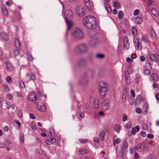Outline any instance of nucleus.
Wrapping results in <instances>:
<instances>
[{
  "instance_id": "21",
  "label": "nucleus",
  "mask_w": 159,
  "mask_h": 159,
  "mask_svg": "<svg viewBox=\"0 0 159 159\" xmlns=\"http://www.w3.org/2000/svg\"><path fill=\"white\" fill-rule=\"evenodd\" d=\"M15 45L17 48H19L20 47V42L18 39L16 38L14 40Z\"/></svg>"
},
{
  "instance_id": "55",
  "label": "nucleus",
  "mask_w": 159,
  "mask_h": 159,
  "mask_svg": "<svg viewBox=\"0 0 159 159\" xmlns=\"http://www.w3.org/2000/svg\"><path fill=\"white\" fill-rule=\"evenodd\" d=\"M137 57L136 53H132L131 55V57L132 59H135Z\"/></svg>"
},
{
  "instance_id": "60",
  "label": "nucleus",
  "mask_w": 159,
  "mask_h": 159,
  "mask_svg": "<svg viewBox=\"0 0 159 159\" xmlns=\"http://www.w3.org/2000/svg\"><path fill=\"white\" fill-rule=\"evenodd\" d=\"M140 59L141 61L142 62L144 61L145 59V57L143 55H142L140 56Z\"/></svg>"
},
{
  "instance_id": "18",
  "label": "nucleus",
  "mask_w": 159,
  "mask_h": 159,
  "mask_svg": "<svg viewBox=\"0 0 159 159\" xmlns=\"http://www.w3.org/2000/svg\"><path fill=\"white\" fill-rule=\"evenodd\" d=\"M140 129V127L138 125L136 126L134 128H132V130L131 133L133 135H135L136 132H138Z\"/></svg>"
},
{
  "instance_id": "28",
  "label": "nucleus",
  "mask_w": 159,
  "mask_h": 159,
  "mask_svg": "<svg viewBox=\"0 0 159 159\" xmlns=\"http://www.w3.org/2000/svg\"><path fill=\"white\" fill-rule=\"evenodd\" d=\"M126 96H127V93L126 92H125L124 93H123V94H122V100H121V102L124 103L126 100Z\"/></svg>"
},
{
  "instance_id": "46",
  "label": "nucleus",
  "mask_w": 159,
  "mask_h": 159,
  "mask_svg": "<svg viewBox=\"0 0 159 159\" xmlns=\"http://www.w3.org/2000/svg\"><path fill=\"white\" fill-rule=\"evenodd\" d=\"M15 122L16 124L17 125H18L19 126L20 128H21V126H20V125H21V123L18 120H15Z\"/></svg>"
},
{
  "instance_id": "26",
  "label": "nucleus",
  "mask_w": 159,
  "mask_h": 159,
  "mask_svg": "<svg viewBox=\"0 0 159 159\" xmlns=\"http://www.w3.org/2000/svg\"><path fill=\"white\" fill-rule=\"evenodd\" d=\"M151 76L153 80L155 81L157 80L158 79V76L156 73H153L152 74Z\"/></svg>"
},
{
  "instance_id": "64",
  "label": "nucleus",
  "mask_w": 159,
  "mask_h": 159,
  "mask_svg": "<svg viewBox=\"0 0 159 159\" xmlns=\"http://www.w3.org/2000/svg\"><path fill=\"white\" fill-rule=\"evenodd\" d=\"M79 116L81 118H84V114L83 112H81L80 113Z\"/></svg>"
},
{
  "instance_id": "22",
  "label": "nucleus",
  "mask_w": 159,
  "mask_h": 159,
  "mask_svg": "<svg viewBox=\"0 0 159 159\" xmlns=\"http://www.w3.org/2000/svg\"><path fill=\"white\" fill-rule=\"evenodd\" d=\"M99 86L101 88H102V89H106V88L107 86V84L106 83L102 81L100 83Z\"/></svg>"
},
{
  "instance_id": "35",
  "label": "nucleus",
  "mask_w": 159,
  "mask_h": 159,
  "mask_svg": "<svg viewBox=\"0 0 159 159\" xmlns=\"http://www.w3.org/2000/svg\"><path fill=\"white\" fill-rule=\"evenodd\" d=\"M114 128L116 131H118L120 129V125H116L114 126Z\"/></svg>"
},
{
  "instance_id": "58",
  "label": "nucleus",
  "mask_w": 159,
  "mask_h": 159,
  "mask_svg": "<svg viewBox=\"0 0 159 159\" xmlns=\"http://www.w3.org/2000/svg\"><path fill=\"white\" fill-rule=\"evenodd\" d=\"M130 93L133 97H134L135 96V93L133 89H131L130 90Z\"/></svg>"
},
{
  "instance_id": "36",
  "label": "nucleus",
  "mask_w": 159,
  "mask_h": 159,
  "mask_svg": "<svg viewBox=\"0 0 159 159\" xmlns=\"http://www.w3.org/2000/svg\"><path fill=\"white\" fill-rule=\"evenodd\" d=\"M105 8L108 13H111V9L110 7L107 5L105 6Z\"/></svg>"
},
{
  "instance_id": "24",
  "label": "nucleus",
  "mask_w": 159,
  "mask_h": 159,
  "mask_svg": "<svg viewBox=\"0 0 159 159\" xmlns=\"http://www.w3.org/2000/svg\"><path fill=\"white\" fill-rule=\"evenodd\" d=\"M151 11L152 14L154 16H158V13L157 11L155 8L151 9Z\"/></svg>"
},
{
  "instance_id": "27",
  "label": "nucleus",
  "mask_w": 159,
  "mask_h": 159,
  "mask_svg": "<svg viewBox=\"0 0 159 159\" xmlns=\"http://www.w3.org/2000/svg\"><path fill=\"white\" fill-rule=\"evenodd\" d=\"M86 61L83 58H81L79 59L78 62V65L79 66L84 65L85 64Z\"/></svg>"
},
{
  "instance_id": "41",
  "label": "nucleus",
  "mask_w": 159,
  "mask_h": 159,
  "mask_svg": "<svg viewBox=\"0 0 159 159\" xmlns=\"http://www.w3.org/2000/svg\"><path fill=\"white\" fill-rule=\"evenodd\" d=\"M147 159H156L155 157L152 155H149L147 156Z\"/></svg>"
},
{
  "instance_id": "43",
  "label": "nucleus",
  "mask_w": 159,
  "mask_h": 159,
  "mask_svg": "<svg viewBox=\"0 0 159 159\" xmlns=\"http://www.w3.org/2000/svg\"><path fill=\"white\" fill-rule=\"evenodd\" d=\"M79 141L81 143H86L87 142L88 140L86 139H80Z\"/></svg>"
},
{
  "instance_id": "44",
  "label": "nucleus",
  "mask_w": 159,
  "mask_h": 159,
  "mask_svg": "<svg viewBox=\"0 0 159 159\" xmlns=\"http://www.w3.org/2000/svg\"><path fill=\"white\" fill-rule=\"evenodd\" d=\"M2 13H3V14L6 16H7L8 15V11L7 9H5V10H4L2 11Z\"/></svg>"
},
{
  "instance_id": "11",
  "label": "nucleus",
  "mask_w": 159,
  "mask_h": 159,
  "mask_svg": "<svg viewBox=\"0 0 159 159\" xmlns=\"http://www.w3.org/2000/svg\"><path fill=\"white\" fill-rule=\"evenodd\" d=\"M128 38L127 36H125L124 38L123 43L124 48V49H128L129 46V44L128 43Z\"/></svg>"
},
{
  "instance_id": "48",
  "label": "nucleus",
  "mask_w": 159,
  "mask_h": 159,
  "mask_svg": "<svg viewBox=\"0 0 159 159\" xmlns=\"http://www.w3.org/2000/svg\"><path fill=\"white\" fill-rule=\"evenodd\" d=\"M148 125L145 124H143L142 125V128L143 129H146L148 128Z\"/></svg>"
},
{
  "instance_id": "37",
  "label": "nucleus",
  "mask_w": 159,
  "mask_h": 159,
  "mask_svg": "<svg viewBox=\"0 0 159 159\" xmlns=\"http://www.w3.org/2000/svg\"><path fill=\"white\" fill-rule=\"evenodd\" d=\"M132 126V124L131 122H128L126 124V127L128 129L131 128Z\"/></svg>"
},
{
  "instance_id": "40",
  "label": "nucleus",
  "mask_w": 159,
  "mask_h": 159,
  "mask_svg": "<svg viewBox=\"0 0 159 159\" xmlns=\"http://www.w3.org/2000/svg\"><path fill=\"white\" fill-rule=\"evenodd\" d=\"M96 57L98 58H102L104 57V55L103 54H98L96 55Z\"/></svg>"
},
{
  "instance_id": "59",
  "label": "nucleus",
  "mask_w": 159,
  "mask_h": 159,
  "mask_svg": "<svg viewBox=\"0 0 159 159\" xmlns=\"http://www.w3.org/2000/svg\"><path fill=\"white\" fill-rule=\"evenodd\" d=\"M19 54V51L17 50H15L14 52V55L15 56H17Z\"/></svg>"
},
{
  "instance_id": "23",
  "label": "nucleus",
  "mask_w": 159,
  "mask_h": 159,
  "mask_svg": "<svg viewBox=\"0 0 159 159\" xmlns=\"http://www.w3.org/2000/svg\"><path fill=\"white\" fill-rule=\"evenodd\" d=\"M106 131L102 130L100 133V138L101 140L103 141L104 139V136L105 135Z\"/></svg>"
},
{
  "instance_id": "34",
  "label": "nucleus",
  "mask_w": 159,
  "mask_h": 159,
  "mask_svg": "<svg viewBox=\"0 0 159 159\" xmlns=\"http://www.w3.org/2000/svg\"><path fill=\"white\" fill-rule=\"evenodd\" d=\"M123 12L122 11H120L118 14V18L120 19H121L123 18Z\"/></svg>"
},
{
  "instance_id": "32",
  "label": "nucleus",
  "mask_w": 159,
  "mask_h": 159,
  "mask_svg": "<svg viewBox=\"0 0 159 159\" xmlns=\"http://www.w3.org/2000/svg\"><path fill=\"white\" fill-rule=\"evenodd\" d=\"M86 107L88 110H90L91 108V102L90 101H89L87 103L85 106Z\"/></svg>"
},
{
  "instance_id": "29",
  "label": "nucleus",
  "mask_w": 159,
  "mask_h": 159,
  "mask_svg": "<svg viewBox=\"0 0 159 159\" xmlns=\"http://www.w3.org/2000/svg\"><path fill=\"white\" fill-rule=\"evenodd\" d=\"M113 7L116 9H118L120 7V3L117 1H114L113 2Z\"/></svg>"
},
{
  "instance_id": "61",
  "label": "nucleus",
  "mask_w": 159,
  "mask_h": 159,
  "mask_svg": "<svg viewBox=\"0 0 159 159\" xmlns=\"http://www.w3.org/2000/svg\"><path fill=\"white\" fill-rule=\"evenodd\" d=\"M51 141L52 144H54L56 143V139L55 138H53L51 139Z\"/></svg>"
},
{
  "instance_id": "7",
  "label": "nucleus",
  "mask_w": 159,
  "mask_h": 159,
  "mask_svg": "<svg viewBox=\"0 0 159 159\" xmlns=\"http://www.w3.org/2000/svg\"><path fill=\"white\" fill-rule=\"evenodd\" d=\"M128 147V144L125 141L123 142L122 147L121 149V154L122 156L124 155L127 151L126 149Z\"/></svg>"
},
{
  "instance_id": "63",
  "label": "nucleus",
  "mask_w": 159,
  "mask_h": 159,
  "mask_svg": "<svg viewBox=\"0 0 159 159\" xmlns=\"http://www.w3.org/2000/svg\"><path fill=\"white\" fill-rule=\"evenodd\" d=\"M116 144H119L120 142V139L119 138H117L116 140H113Z\"/></svg>"
},
{
  "instance_id": "47",
  "label": "nucleus",
  "mask_w": 159,
  "mask_h": 159,
  "mask_svg": "<svg viewBox=\"0 0 159 159\" xmlns=\"http://www.w3.org/2000/svg\"><path fill=\"white\" fill-rule=\"evenodd\" d=\"M144 107H145V111L146 112H147L148 109V106L147 104L145 103L144 105Z\"/></svg>"
},
{
  "instance_id": "51",
  "label": "nucleus",
  "mask_w": 159,
  "mask_h": 159,
  "mask_svg": "<svg viewBox=\"0 0 159 159\" xmlns=\"http://www.w3.org/2000/svg\"><path fill=\"white\" fill-rule=\"evenodd\" d=\"M147 137L150 139H152L154 138V135L151 134H148L147 135Z\"/></svg>"
},
{
  "instance_id": "53",
  "label": "nucleus",
  "mask_w": 159,
  "mask_h": 159,
  "mask_svg": "<svg viewBox=\"0 0 159 159\" xmlns=\"http://www.w3.org/2000/svg\"><path fill=\"white\" fill-rule=\"evenodd\" d=\"M139 10L138 9H136L134 11V16H136L139 13Z\"/></svg>"
},
{
  "instance_id": "49",
  "label": "nucleus",
  "mask_w": 159,
  "mask_h": 159,
  "mask_svg": "<svg viewBox=\"0 0 159 159\" xmlns=\"http://www.w3.org/2000/svg\"><path fill=\"white\" fill-rule=\"evenodd\" d=\"M28 60L29 61H33V57L32 55L31 54L29 55H28Z\"/></svg>"
},
{
  "instance_id": "14",
  "label": "nucleus",
  "mask_w": 159,
  "mask_h": 159,
  "mask_svg": "<svg viewBox=\"0 0 159 159\" xmlns=\"http://www.w3.org/2000/svg\"><path fill=\"white\" fill-rule=\"evenodd\" d=\"M0 35L3 40L5 41L8 40V36L5 32H1L0 34Z\"/></svg>"
},
{
  "instance_id": "6",
  "label": "nucleus",
  "mask_w": 159,
  "mask_h": 159,
  "mask_svg": "<svg viewBox=\"0 0 159 159\" xmlns=\"http://www.w3.org/2000/svg\"><path fill=\"white\" fill-rule=\"evenodd\" d=\"M84 9L83 6H78L76 9V13L79 16H83L84 14Z\"/></svg>"
},
{
  "instance_id": "19",
  "label": "nucleus",
  "mask_w": 159,
  "mask_h": 159,
  "mask_svg": "<svg viewBox=\"0 0 159 159\" xmlns=\"http://www.w3.org/2000/svg\"><path fill=\"white\" fill-rule=\"evenodd\" d=\"M37 107L38 109L42 112L45 111L46 110V106L44 104L41 105H38Z\"/></svg>"
},
{
  "instance_id": "20",
  "label": "nucleus",
  "mask_w": 159,
  "mask_h": 159,
  "mask_svg": "<svg viewBox=\"0 0 159 159\" xmlns=\"http://www.w3.org/2000/svg\"><path fill=\"white\" fill-rule=\"evenodd\" d=\"M125 80L126 84L127 85H129L130 84V80L129 73H128L127 74H125Z\"/></svg>"
},
{
  "instance_id": "30",
  "label": "nucleus",
  "mask_w": 159,
  "mask_h": 159,
  "mask_svg": "<svg viewBox=\"0 0 159 159\" xmlns=\"http://www.w3.org/2000/svg\"><path fill=\"white\" fill-rule=\"evenodd\" d=\"M140 76L139 74H137L136 75V77L135 78V81L136 84H138L140 80Z\"/></svg>"
},
{
  "instance_id": "15",
  "label": "nucleus",
  "mask_w": 159,
  "mask_h": 159,
  "mask_svg": "<svg viewBox=\"0 0 159 159\" xmlns=\"http://www.w3.org/2000/svg\"><path fill=\"white\" fill-rule=\"evenodd\" d=\"M85 4L86 7L89 10H92L93 8V3L92 1L89 2Z\"/></svg>"
},
{
  "instance_id": "1",
  "label": "nucleus",
  "mask_w": 159,
  "mask_h": 159,
  "mask_svg": "<svg viewBox=\"0 0 159 159\" xmlns=\"http://www.w3.org/2000/svg\"><path fill=\"white\" fill-rule=\"evenodd\" d=\"M83 22L84 25L89 29H94L96 27V20L93 16H86L84 19Z\"/></svg>"
},
{
  "instance_id": "31",
  "label": "nucleus",
  "mask_w": 159,
  "mask_h": 159,
  "mask_svg": "<svg viewBox=\"0 0 159 159\" xmlns=\"http://www.w3.org/2000/svg\"><path fill=\"white\" fill-rule=\"evenodd\" d=\"M136 23L137 24H139L141 23L142 22V19L140 18L136 17L135 18Z\"/></svg>"
},
{
  "instance_id": "56",
  "label": "nucleus",
  "mask_w": 159,
  "mask_h": 159,
  "mask_svg": "<svg viewBox=\"0 0 159 159\" xmlns=\"http://www.w3.org/2000/svg\"><path fill=\"white\" fill-rule=\"evenodd\" d=\"M3 104V101L2 99L0 97V108H2Z\"/></svg>"
},
{
  "instance_id": "9",
  "label": "nucleus",
  "mask_w": 159,
  "mask_h": 159,
  "mask_svg": "<svg viewBox=\"0 0 159 159\" xmlns=\"http://www.w3.org/2000/svg\"><path fill=\"white\" fill-rule=\"evenodd\" d=\"M28 98L30 101H34L37 100V97L34 93H30L28 96Z\"/></svg>"
},
{
  "instance_id": "25",
  "label": "nucleus",
  "mask_w": 159,
  "mask_h": 159,
  "mask_svg": "<svg viewBox=\"0 0 159 159\" xmlns=\"http://www.w3.org/2000/svg\"><path fill=\"white\" fill-rule=\"evenodd\" d=\"M79 152L80 155H85L88 153L89 151L84 149H80Z\"/></svg>"
},
{
  "instance_id": "13",
  "label": "nucleus",
  "mask_w": 159,
  "mask_h": 159,
  "mask_svg": "<svg viewBox=\"0 0 159 159\" xmlns=\"http://www.w3.org/2000/svg\"><path fill=\"white\" fill-rule=\"evenodd\" d=\"M99 103L100 101L98 99H95L93 103V107L96 109H98L99 107Z\"/></svg>"
},
{
  "instance_id": "38",
  "label": "nucleus",
  "mask_w": 159,
  "mask_h": 159,
  "mask_svg": "<svg viewBox=\"0 0 159 159\" xmlns=\"http://www.w3.org/2000/svg\"><path fill=\"white\" fill-rule=\"evenodd\" d=\"M150 70L149 69H146L144 71V74L145 75H149L150 73Z\"/></svg>"
},
{
  "instance_id": "54",
  "label": "nucleus",
  "mask_w": 159,
  "mask_h": 159,
  "mask_svg": "<svg viewBox=\"0 0 159 159\" xmlns=\"http://www.w3.org/2000/svg\"><path fill=\"white\" fill-rule=\"evenodd\" d=\"M20 139L22 142H23L24 141V136L22 134H21L20 136Z\"/></svg>"
},
{
  "instance_id": "39",
  "label": "nucleus",
  "mask_w": 159,
  "mask_h": 159,
  "mask_svg": "<svg viewBox=\"0 0 159 159\" xmlns=\"http://www.w3.org/2000/svg\"><path fill=\"white\" fill-rule=\"evenodd\" d=\"M142 40L143 41L145 42H147L148 41V38L147 37L144 36H142Z\"/></svg>"
},
{
  "instance_id": "10",
  "label": "nucleus",
  "mask_w": 159,
  "mask_h": 159,
  "mask_svg": "<svg viewBox=\"0 0 159 159\" xmlns=\"http://www.w3.org/2000/svg\"><path fill=\"white\" fill-rule=\"evenodd\" d=\"M109 101L107 99H104L102 103V109L106 110L109 107Z\"/></svg>"
},
{
  "instance_id": "12",
  "label": "nucleus",
  "mask_w": 159,
  "mask_h": 159,
  "mask_svg": "<svg viewBox=\"0 0 159 159\" xmlns=\"http://www.w3.org/2000/svg\"><path fill=\"white\" fill-rule=\"evenodd\" d=\"M106 89H100L99 91V94L102 98H104L106 95Z\"/></svg>"
},
{
  "instance_id": "16",
  "label": "nucleus",
  "mask_w": 159,
  "mask_h": 159,
  "mask_svg": "<svg viewBox=\"0 0 159 159\" xmlns=\"http://www.w3.org/2000/svg\"><path fill=\"white\" fill-rule=\"evenodd\" d=\"M7 69L10 71H13L14 69V66L12 64L9 62H7L6 64Z\"/></svg>"
},
{
  "instance_id": "3",
  "label": "nucleus",
  "mask_w": 159,
  "mask_h": 159,
  "mask_svg": "<svg viewBox=\"0 0 159 159\" xmlns=\"http://www.w3.org/2000/svg\"><path fill=\"white\" fill-rule=\"evenodd\" d=\"M72 34L77 40H81L84 38V34L81 30L78 28L75 29L72 32Z\"/></svg>"
},
{
  "instance_id": "57",
  "label": "nucleus",
  "mask_w": 159,
  "mask_h": 159,
  "mask_svg": "<svg viewBox=\"0 0 159 159\" xmlns=\"http://www.w3.org/2000/svg\"><path fill=\"white\" fill-rule=\"evenodd\" d=\"M135 111L137 113L139 114H140L141 113V110L139 108L137 107L135 109Z\"/></svg>"
},
{
  "instance_id": "5",
  "label": "nucleus",
  "mask_w": 159,
  "mask_h": 159,
  "mask_svg": "<svg viewBox=\"0 0 159 159\" xmlns=\"http://www.w3.org/2000/svg\"><path fill=\"white\" fill-rule=\"evenodd\" d=\"M141 40L138 39L137 38H135L133 39L134 45L136 49H141L142 46L141 45Z\"/></svg>"
},
{
  "instance_id": "33",
  "label": "nucleus",
  "mask_w": 159,
  "mask_h": 159,
  "mask_svg": "<svg viewBox=\"0 0 159 159\" xmlns=\"http://www.w3.org/2000/svg\"><path fill=\"white\" fill-rule=\"evenodd\" d=\"M29 76L30 77V80H34L35 79V75L34 73H31L29 75Z\"/></svg>"
},
{
  "instance_id": "52",
  "label": "nucleus",
  "mask_w": 159,
  "mask_h": 159,
  "mask_svg": "<svg viewBox=\"0 0 159 159\" xmlns=\"http://www.w3.org/2000/svg\"><path fill=\"white\" fill-rule=\"evenodd\" d=\"M123 121H126L127 120V117L126 114L124 113L123 114Z\"/></svg>"
},
{
  "instance_id": "17",
  "label": "nucleus",
  "mask_w": 159,
  "mask_h": 159,
  "mask_svg": "<svg viewBox=\"0 0 159 159\" xmlns=\"http://www.w3.org/2000/svg\"><path fill=\"white\" fill-rule=\"evenodd\" d=\"M138 146H139V151L140 152L144 151L145 149V144L143 143H142L140 144H139Z\"/></svg>"
},
{
  "instance_id": "2",
  "label": "nucleus",
  "mask_w": 159,
  "mask_h": 159,
  "mask_svg": "<svg viewBox=\"0 0 159 159\" xmlns=\"http://www.w3.org/2000/svg\"><path fill=\"white\" fill-rule=\"evenodd\" d=\"M65 19L66 22L67 26V31L66 33V36H67L68 32L71 28L72 24L70 20L73 16V13L72 11L70 9L67 10L65 13Z\"/></svg>"
},
{
  "instance_id": "45",
  "label": "nucleus",
  "mask_w": 159,
  "mask_h": 159,
  "mask_svg": "<svg viewBox=\"0 0 159 159\" xmlns=\"http://www.w3.org/2000/svg\"><path fill=\"white\" fill-rule=\"evenodd\" d=\"M7 99L10 100H12L13 98L12 96L11 95V94H7Z\"/></svg>"
},
{
  "instance_id": "62",
  "label": "nucleus",
  "mask_w": 159,
  "mask_h": 159,
  "mask_svg": "<svg viewBox=\"0 0 159 159\" xmlns=\"http://www.w3.org/2000/svg\"><path fill=\"white\" fill-rule=\"evenodd\" d=\"M99 139L97 137H95L94 139V142L98 143H99Z\"/></svg>"
},
{
  "instance_id": "8",
  "label": "nucleus",
  "mask_w": 159,
  "mask_h": 159,
  "mask_svg": "<svg viewBox=\"0 0 159 159\" xmlns=\"http://www.w3.org/2000/svg\"><path fill=\"white\" fill-rule=\"evenodd\" d=\"M158 57H159V55L157 54H151L149 56V59L154 62H156L158 60Z\"/></svg>"
},
{
  "instance_id": "50",
  "label": "nucleus",
  "mask_w": 159,
  "mask_h": 159,
  "mask_svg": "<svg viewBox=\"0 0 159 159\" xmlns=\"http://www.w3.org/2000/svg\"><path fill=\"white\" fill-rule=\"evenodd\" d=\"M6 80H7V82L10 83H11L12 82L11 78L9 76L7 77L6 78Z\"/></svg>"
},
{
  "instance_id": "42",
  "label": "nucleus",
  "mask_w": 159,
  "mask_h": 159,
  "mask_svg": "<svg viewBox=\"0 0 159 159\" xmlns=\"http://www.w3.org/2000/svg\"><path fill=\"white\" fill-rule=\"evenodd\" d=\"M20 85L22 88H24L25 87V83L23 81H21L20 82Z\"/></svg>"
},
{
  "instance_id": "4",
  "label": "nucleus",
  "mask_w": 159,
  "mask_h": 159,
  "mask_svg": "<svg viewBox=\"0 0 159 159\" xmlns=\"http://www.w3.org/2000/svg\"><path fill=\"white\" fill-rule=\"evenodd\" d=\"M87 46L84 44H81L77 45L74 48V50L77 53H85L87 51Z\"/></svg>"
}]
</instances>
